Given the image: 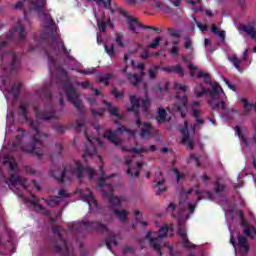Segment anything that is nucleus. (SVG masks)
<instances>
[{
    "mask_svg": "<svg viewBox=\"0 0 256 256\" xmlns=\"http://www.w3.org/2000/svg\"><path fill=\"white\" fill-rule=\"evenodd\" d=\"M29 126L34 131L32 135V142L23 146V137L25 134L17 135L15 141L12 142V151H24L25 153H33L37 155L38 159H43L45 155V144L43 139H47L49 134L41 133L39 129V122L35 120H29Z\"/></svg>",
    "mask_w": 256,
    "mask_h": 256,
    "instance_id": "obj_1",
    "label": "nucleus"
},
{
    "mask_svg": "<svg viewBox=\"0 0 256 256\" xmlns=\"http://www.w3.org/2000/svg\"><path fill=\"white\" fill-rule=\"evenodd\" d=\"M198 79H204V83L210 85L211 88H203V85H200L199 88L202 90L199 91V88H195V95L199 98L209 95L210 98L207 100V103L212 111H221L227 109V103L219 99V95H221V93H225L223 91V87H221V85H219L217 82H211V74L200 71L198 72Z\"/></svg>",
    "mask_w": 256,
    "mask_h": 256,
    "instance_id": "obj_2",
    "label": "nucleus"
},
{
    "mask_svg": "<svg viewBox=\"0 0 256 256\" xmlns=\"http://www.w3.org/2000/svg\"><path fill=\"white\" fill-rule=\"evenodd\" d=\"M34 41H36V43H38L40 47H43V45H47V48H44V51L48 57V69L50 71V75H53V73H55L56 71V73H59L61 77L67 79V70H65L62 66L57 65V60H55L54 57V55H57L58 53H64V55H69L65 44L63 42H59L57 38L54 41V44H49L46 39L37 38V36L34 37Z\"/></svg>",
    "mask_w": 256,
    "mask_h": 256,
    "instance_id": "obj_3",
    "label": "nucleus"
},
{
    "mask_svg": "<svg viewBox=\"0 0 256 256\" xmlns=\"http://www.w3.org/2000/svg\"><path fill=\"white\" fill-rule=\"evenodd\" d=\"M38 94L40 97L49 99V103L45 104L43 110L39 109V107H34L36 119H39L40 121H53V119H57V110L55 109L53 102H51V99L53 98L51 88L49 86H44L38 91Z\"/></svg>",
    "mask_w": 256,
    "mask_h": 256,
    "instance_id": "obj_4",
    "label": "nucleus"
},
{
    "mask_svg": "<svg viewBox=\"0 0 256 256\" xmlns=\"http://www.w3.org/2000/svg\"><path fill=\"white\" fill-rule=\"evenodd\" d=\"M101 176L98 180V187L102 190L103 197L108 200L112 207H119L123 201H127L124 197H119L113 195V185L105 183V179H111L115 177V174L105 176V171L103 170V166H100Z\"/></svg>",
    "mask_w": 256,
    "mask_h": 256,
    "instance_id": "obj_5",
    "label": "nucleus"
},
{
    "mask_svg": "<svg viewBox=\"0 0 256 256\" xmlns=\"http://www.w3.org/2000/svg\"><path fill=\"white\" fill-rule=\"evenodd\" d=\"M80 227H85L86 231H100L101 233H108L105 239V245L109 251H113L111 245H114L115 247L119 246L117 235L113 232H109L107 225L101 222L82 221L80 223Z\"/></svg>",
    "mask_w": 256,
    "mask_h": 256,
    "instance_id": "obj_6",
    "label": "nucleus"
},
{
    "mask_svg": "<svg viewBox=\"0 0 256 256\" xmlns=\"http://www.w3.org/2000/svg\"><path fill=\"white\" fill-rule=\"evenodd\" d=\"M62 88L68 101L76 107L81 117H85V107L81 103V100H79V93H77V89L71 85V81L66 80L62 82Z\"/></svg>",
    "mask_w": 256,
    "mask_h": 256,
    "instance_id": "obj_7",
    "label": "nucleus"
},
{
    "mask_svg": "<svg viewBox=\"0 0 256 256\" xmlns=\"http://www.w3.org/2000/svg\"><path fill=\"white\" fill-rule=\"evenodd\" d=\"M52 232L57 236V240L53 247L54 253H59L62 256H74L73 252L71 251V247H69L67 241L63 239V234H61V226H53Z\"/></svg>",
    "mask_w": 256,
    "mask_h": 256,
    "instance_id": "obj_8",
    "label": "nucleus"
},
{
    "mask_svg": "<svg viewBox=\"0 0 256 256\" xmlns=\"http://www.w3.org/2000/svg\"><path fill=\"white\" fill-rule=\"evenodd\" d=\"M75 130L78 133H84L88 141V145H86L84 149V161H87V157H95V155H97V148L95 147V144H93V140H91V137L87 135V126L85 125V121L76 120Z\"/></svg>",
    "mask_w": 256,
    "mask_h": 256,
    "instance_id": "obj_9",
    "label": "nucleus"
},
{
    "mask_svg": "<svg viewBox=\"0 0 256 256\" xmlns=\"http://www.w3.org/2000/svg\"><path fill=\"white\" fill-rule=\"evenodd\" d=\"M47 5L46 0H35L30 1V7L34 9V11H37L38 17L46 23V25H49V27L55 26V20H53V17H51V14L45 12V7Z\"/></svg>",
    "mask_w": 256,
    "mask_h": 256,
    "instance_id": "obj_10",
    "label": "nucleus"
},
{
    "mask_svg": "<svg viewBox=\"0 0 256 256\" xmlns=\"http://www.w3.org/2000/svg\"><path fill=\"white\" fill-rule=\"evenodd\" d=\"M72 175H76L78 179H83L85 175H87L89 181L93 180V177H95V169L81 164L79 161H74V167L71 168Z\"/></svg>",
    "mask_w": 256,
    "mask_h": 256,
    "instance_id": "obj_11",
    "label": "nucleus"
},
{
    "mask_svg": "<svg viewBox=\"0 0 256 256\" xmlns=\"http://www.w3.org/2000/svg\"><path fill=\"white\" fill-rule=\"evenodd\" d=\"M7 40L15 41L16 43H25V41H27L25 27H23L21 22H18L17 25L7 34Z\"/></svg>",
    "mask_w": 256,
    "mask_h": 256,
    "instance_id": "obj_12",
    "label": "nucleus"
},
{
    "mask_svg": "<svg viewBox=\"0 0 256 256\" xmlns=\"http://www.w3.org/2000/svg\"><path fill=\"white\" fill-rule=\"evenodd\" d=\"M125 132L129 133L130 135H135V131L129 130L125 126H121L117 128V130L115 131L107 130L104 133L103 137L104 139H108L110 143H113V145H116V147H118V145H121V142L117 139V135H119V133H125Z\"/></svg>",
    "mask_w": 256,
    "mask_h": 256,
    "instance_id": "obj_13",
    "label": "nucleus"
},
{
    "mask_svg": "<svg viewBox=\"0 0 256 256\" xmlns=\"http://www.w3.org/2000/svg\"><path fill=\"white\" fill-rule=\"evenodd\" d=\"M131 106L127 108L128 113H134L136 125H141V118L139 117V109L141 108V100L135 95L129 97Z\"/></svg>",
    "mask_w": 256,
    "mask_h": 256,
    "instance_id": "obj_14",
    "label": "nucleus"
},
{
    "mask_svg": "<svg viewBox=\"0 0 256 256\" xmlns=\"http://www.w3.org/2000/svg\"><path fill=\"white\" fill-rule=\"evenodd\" d=\"M3 181L9 189H13V187H17V185H21V187L27 189V180L21 178V176H18L17 174H11L9 179L3 176Z\"/></svg>",
    "mask_w": 256,
    "mask_h": 256,
    "instance_id": "obj_15",
    "label": "nucleus"
},
{
    "mask_svg": "<svg viewBox=\"0 0 256 256\" xmlns=\"http://www.w3.org/2000/svg\"><path fill=\"white\" fill-rule=\"evenodd\" d=\"M136 27H140L141 29H150L151 31H156V33H161V29L154 26L143 25L139 23V19L128 16V29L132 31V33H137Z\"/></svg>",
    "mask_w": 256,
    "mask_h": 256,
    "instance_id": "obj_16",
    "label": "nucleus"
},
{
    "mask_svg": "<svg viewBox=\"0 0 256 256\" xmlns=\"http://www.w3.org/2000/svg\"><path fill=\"white\" fill-rule=\"evenodd\" d=\"M8 55L11 58L10 73L13 75V73H17V70L21 67V54L11 51L8 52Z\"/></svg>",
    "mask_w": 256,
    "mask_h": 256,
    "instance_id": "obj_17",
    "label": "nucleus"
},
{
    "mask_svg": "<svg viewBox=\"0 0 256 256\" xmlns=\"http://www.w3.org/2000/svg\"><path fill=\"white\" fill-rule=\"evenodd\" d=\"M161 175H163L161 171L155 173L156 178L153 183L155 184L154 187L156 189V195H161V193H165V191H167V187L165 186V179H159Z\"/></svg>",
    "mask_w": 256,
    "mask_h": 256,
    "instance_id": "obj_18",
    "label": "nucleus"
},
{
    "mask_svg": "<svg viewBox=\"0 0 256 256\" xmlns=\"http://www.w3.org/2000/svg\"><path fill=\"white\" fill-rule=\"evenodd\" d=\"M178 235L179 237H181L182 239V245L183 247H185V249H195V244L191 243V241H189V238L187 237V231L185 230V228H183L182 225H179L178 227Z\"/></svg>",
    "mask_w": 256,
    "mask_h": 256,
    "instance_id": "obj_19",
    "label": "nucleus"
},
{
    "mask_svg": "<svg viewBox=\"0 0 256 256\" xmlns=\"http://www.w3.org/2000/svg\"><path fill=\"white\" fill-rule=\"evenodd\" d=\"M140 129V137L142 139H149L151 137V131H153V126L149 122H141L140 125H136Z\"/></svg>",
    "mask_w": 256,
    "mask_h": 256,
    "instance_id": "obj_20",
    "label": "nucleus"
},
{
    "mask_svg": "<svg viewBox=\"0 0 256 256\" xmlns=\"http://www.w3.org/2000/svg\"><path fill=\"white\" fill-rule=\"evenodd\" d=\"M120 149H121V151H126V152H130V153H136V154L139 155V153H147L148 151H156L157 150V146L151 145L149 147V149L135 148V147L128 149L125 146H121Z\"/></svg>",
    "mask_w": 256,
    "mask_h": 256,
    "instance_id": "obj_21",
    "label": "nucleus"
},
{
    "mask_svg": "<svg viewBox=\"0 0 256 256\" xmlns=\"http://www.w3.org/2000/svg\"><path fill=\"white\" fill-rule=\"evenodd\" d=\"M103 104L106 105V107L108 108V112L112 117H116L117 119H123V116L119 114V108L117 107L112 108L113 104L107 100H104Z\"/></svg>",
    "mask_w": 256,
    "mask_h": 256,
    "instance_id": "obj_22",
    "label": "nucleus"
},
{
    "mask_svg": "<svg viewBox=\"0 0 256 256\" xmlns=\"http://www.w3.org/2000/svg\"><path fill=\"white\" fill-rule=\"evenodd\" d=\"M126 79L129 81L130 85H132L133 87H139V84L141 83V81H143V78L131 72H128L126 74Z\"/></svg>",
    "mask_w": 256,
    "mask_h": 256,
    "instance_id": "obj_23",
    "label": "nucleus"
},
{
    "mask_svg": "<svg viewBox=\"0 0 256 256\" xmlns=\"http://www.w3.org/2000/svg\"><path fill=\"white\" fill-rule=\"evenodd\" d=\"M151 235V231H148L146 234V239H149L151 247H153V249H155L160 256H163V253L161 252V244L157 242V238H152Z\"/></svg>",
    "mask_w": 256,
    "mask_h": 256,
    "instance_id": "obj_24",
    "label": "nucleus"
},
{
    "mask_svg": "<svg viewBox=\"0 0 256 256\" xmlns=\"http://www.w3.org/2000/svg\"><path fill=\"white\" fill-rule=\"evenodd\" d=\"M3 163H4V165H8L10 171L17 170V161L15 160V157H13L11 155H5Z\"/></svg>",
    "mask_w": 256,
    "mask_h": 256,
    "instance_id": "obj_25",
    "label": "nucleus"
},
{
    "mask_svg": "<svg viewBox=\"0 0 256 256\" xmlns=\"http://www.w3.org/2000/svg\"><path fill=\"white\" fill-rule=\"evenodd\" d=\"M31 205L33 207H36V209H39L44 215H50V212L47 210L46 207H43L41 204H39V198L37 196L32 194V199L30 200Z\"/></svg>",
    "mask_w": 256,
    "mask_h": 256,
    "instance_id": "obj_26",
    "label": "nucleus"
},
{
    "mask_svg": "<svg viewBox=\"0 0 256 256\" xmlns=\"http://www.w3.org/2000/svg\"><path fill=\"white\" fill-rule=\"evenodd\" d=\"M180 133L182 134V143L191 141L189 136V124L187 122H184V126L180 129Z\"/></svg>",
    "mask_w": 256,
    "mask_h": 256,
    "instance_id": "obj_27",
    "label": "nucleus"
},
{
    "mask_svg": "<svg viewBox=\"0 0 256 256\" xmlns=\"http://www.w3.org/2000/svg\"><path fill=\"white\" fill-rule=\"evenodd\" d=\"M228 61H230V63L234 65L235 69H237L239 73H243V67H241V60L237 57V54H233L231 57H229Z\"/></svg>",
    "mask_w": 256,
    "mask_h": 256,
    "instance_id": "obj_28",
    "label": "nucleus"
},
{
    "mask_svg": "<svg viewBox=\"0 0 256 256\" xmlns=\"http://www.w3.org/2000/svg\"><path fill=\"white\" fill-rule=\"evenodd\" d=\"M42 201H45L48 207H57L62 199L59 196H52L49 199L42 198Z\"/></svg>",
    "mask_w": 256,
    "mask_h": 256,
    "instance_id": "obj_29",
    "label": "nucleus"
},
{
    "mask_svg": "<svg viewBox=\"0 0 256 256\" xmlns=\"http://www.w3.org/2000/svg\"><path fill=\"white\" fill-rule=\"evenodd\" d=\"M114 215H116V217L119 219L121 223H127V215H129L127 210L115 209Z\"/></svg>",
    "mask_w": 256,
    "mask_h": 256,
    "instance_id": "obj_30",
    "label": "nucleus"
},
{
    "mask_svg": "<svg viewBox=\"0 0 256 256\" xmlns=\"http://www.w3.org/2000/svg\"><path fill=\"white\" fill-rule=\"evenodd\" d=\"M211 33H213V35H217L222 41H225L226 32L221 30V28L217 27L215 24H212L211 26Z\"/></svg>",
    "mask_w": 256,
    "mask_h": 256,
    "instance_id": "obj_31",
    "label": "nucleus"
},
{
    "mask_svg": "<svg viewBox=\"0 0 256 256\" xmlns=\"http://www.w3.org/2000/svg\"><path fill=\"white\" fill-rule=\"evenodd\" d=\"M238 245L243 249L244 253H249V245L247 244V238L245 236H238Z\"/></svg>",
    "mask_w": 256,
    "mask_h": 256,
    "instance_id": "obj_32",
    "label": "nucleus"
},
{
    "mask_svg": "<svg viewBox=\"0 0 256 256\" xmlns=\"http://www.w3.org/2000/svg\"><path fill=\"white\" fill-rule=\"evenodd\" d=\"M234 129H235V132L238 135L239 139H241L242 143H244V145H246V146L249 145V140L247 139V136L241 130V127L236 126Z\"/></svg>",
    "mask_w": 256,
    "mask_h": 256,
    "instance_id": "obj_33",
    "label": "nucleus"
},
{
    "mask_svg": "<svg viewBox=\"0 0 256 256\" xmlns=\"http://www.w3.org/2000/svg\"><path fill=\"white\" fill-rule=\"evenodd\" d=\"M201 110H197V109H193L192 110V117L195 118L196 123H198V125H205V121L203 119H201Z\"/></svg>",
    "mask_w": 256,
    "mask_h": 256,
    "instance_id": "obj_34",
    "label": "nucleus"
},
{
    "mask_svg": "<svg viewBox=\"0 0 256 256\" xmlns=\"http://www.w3.org/2000/svg\"><path fill=\"white\" fill-rule=\"evenodd\" d=\"M151 108V99L149 97H145L142 99V112L146 115L149 113V109Z\"/></svg>",
    "mask_w": 256,
    "mask_h": 256,
    "instance_id": "obj_35",
    "label": "nucleus"
},
{
    "mask_svg": "<svg viewBox=\"0 0 256 256\" xmlns=\"http://www.w3.org/2000/svg\"><path fill=\"white\" fill-rule=\"evenodd\" d=\"M21 87H23V84L21 82L12 85L11 91L13 93L14 99H19V95L21 93Z\"/></svg>",
    "mask_w": 256,
    "mask_h": 256,
    "instance_id": "obj_36",
    "label": "nucleus"
},
{
    "mask_svg": "<svg viewBox=\"0 0 256 256\" xmlns=\"http://www.w3.org/2000/svg\"><path fill=\"white\" fill-rule=\"evenodd\" d=\"M52 175L54 179H57V181H59V183H65V177H67V168L63 169L60 176H57L55 171H52Z\"/></svg>",
    "mask_w": 256,
    "mask_h": 256,
    "instance_id": "obj_37",
    "label": "nucleus"
},
{
    "mask_svg": "<svg viewBox=\"0 0 256 256\" xmlns=\"http://www.w3.org/2000/svg\"><path fill=\"white\" fill-rule=\"evenodd\" d=\"M136 165H137V170L135 171V173L133 174L132 169L129 166L127 169V175H130L131 177H139L141 167H143V163L137 162Z\"/></svg>",
    "mask_w": 256,
    "mask_h": 256,
    "instance_id": "obj_38",
    "label": "nucleus"
},
{
    "mask_svg": "<svg viewBox=\"0 0 256 256\" xmlns=\"http://www.w3.org/2000/svg\"><path fill=\"white\" fill-rule=\"evenodd\" d=\"M225 185L221 184V182H219V180H217L214 184V191L216 193V195H221V193L225 192Z\"/></svg>",
    "mask_w": 256,
    "mask_h": 256,
    "instance_id": "obj_39",
    "label": "nucleus"
},
{
    "mask_svg": "<svg viewBox=\"0 0 256 256\" xmlns=\"http://www.w3.org/2000/svg\"><path fill=\"white\" fill-rule=\"evenodd\" d=\"M113 74L108 73L105 76H100L98 83H103L106 87H109V81L110 79H113Z\"/></svg>",
    "mask_w": 256,
    "mask_h": 256,
    "instance_id": "obj_40",
    "label": "nucleus"
},
{
    "mask_svg": "<svg viewBox=\"0 0 256 256\" xmlns=\"http://www.w3.org/2000/svg\"><path fill=\"white\" fill-rule=\"evenodd\" d=\"M100 3H102L104 9H109L111 13L115 11V8H113L111 4V0H97V5H100Z\"/></svg>",
    "mask_w": 256,
    "mask_h": 256,
    "instance_id": "obj_41",
    "label": "nucleus"
},
{
    "mask_svg": "<svg viewBox=\"0 0 256 256\" xmlns=\"http://www.w3.org/2000/svg\"><path fill=\"white\" fill-rule=\"evenodd\" d=\"M85 200L89 205V209H93V207H97V200H95V197L93 196V194H89L88 196H86Z\"/></svg>",
    "mask_w": 256,
    "mask_h": 256,
    "instance_id": "obj_42",
    "label": "nucleus"
},
{
    "mask_svg": "<svg viewBox=\"0 0 256 256\" xmlns=\"http://www.w3.org/2000/svg\"><path fill=\"white\" fill-rule=\"evenodd\" d=\"M178 113L181 114L182 119H185L187 117V103L183 102L181 106L176 107Z\"/></svg>",
    "mask_w": 256,
    "mask_h": 256,
    "instance_id": "obj_43",
    "label": "nucleus"
},
{
    "mask_svg": "<svg viewBox=\"0 0 256 256\" xmlns=\"http://www.w3.org/2000/svg\"><path fill=\"white\" fill-rule=\"evenodd\" d=\"M244 235L246 237H250L251 239H255L256 237V228L255 227H249L244 230Z\"/></svg>",
    "mask_w": 256,
    "mask_h": 256,
    "instance_id": "obj_44",
    "label": "nucleus"
},
{
    "mask_svg": "<svg viewBox=\"0 0 256 256\" xmlns=\"http://www.w3.org/2000/svg\"><path fill=\"white\" fill-rule=\"evenodd\" d=\"M97 26L100 33H106L107 32V21H103L98 19L97 20Z\"/></svg>",
    "mask_w": 256,
    "mask_h": 256,
    "instance_id": "obj_45",
    "label": "nucleus"
},
{
    "mask_svg": "<svg viewBox=\"0 0 256 256\" xmlns=\"http://www.w3.org/2000/svg\"><path fill=\"white\" fill-rule=\"evenodd\" d=\"M29 105L28 104H20L19 106V110L18 113L19 115H21L22 117H24V119H27V109H28Z\"/></svg>",
    "mask_w": 256,
    "mask_h": 256,
    "instance_id": "obj_46",
    "label": "nucleus"
},
{
    "mask_svg": "<svg viewBox=\"0 0 256 256\" xmlns=\"http://www.w3.org/2000/svg\"><path fill=\"white\" fill-rule=\"evenodd\" d=\"M168 33L170 37H174L175 39H179L181 37V30H175L174 28H168Z\"/></svg>",
    "mask_w": 256,
    "mask_h": 256,
    "instance_id": "obj_47",
    "label": "nucleus"
},
{
    "mask_svg": "<svg viewBox=\"0 0 256 256\" xmlns=\"http://www.w3.org/2000/svg\"><path fill=\"white\" fill-rule=\"evenodd\" d=\"M158 118H159V121L161 122L167 121V111H165V109L163 108H160L158 110Z\"/></svg>",
    "mask_w": 256,
    "mask_h": 256,
    "instance_id": "obj_48",
    "label": "nucleus"
},
{
    "mask_svg": "<svg viewBox=\"0 0 256 256\" xmlns=\"http://www.w3.org/2000/svg\"><path fill=\"white\" fill-rule=\"evenodd\" d=\"M104 49H105L107 55H109V57L115 56V45L112 44L110 47H108L107 44H105Z\"/></svg>",
    "mask_w": 256,
    "mask_h": 256,
    "instance_id": "obj_49",
    "label": "nucleus"
},
{
    "mask_svg": "<svg viewBox=\"0 0 256 256\" xmlns=\"http://www.w3.org/2000/svg\"><path fill=\"white\" fill-rule=\"evenodd\" d=\"M91 113L93 117H103V115H105V109L101 108L96 110L95 108H91Z\"/></svg>",
    "mask_w": 256,
    "mask_h": 256,
    "instance_id": "obj_50",
    "label": "nucleus"
},
{
    "mask_svg": "<svg viewBox=\"0 0 256 256\" xmlns=\"http://www.w3.org/2000/svg\"><path fill=\"white\" fill-rule=\"evenodd\" d=\"M167 233H169V227L163 226V227L159 230L158 239H163V238H165V236L167 235Z\"/></svg>",
    "mask_w": 256,
    "mask_h": 256,
    "instance_id": "obj_51",
    "label": "nucleus"
},
{
    "mask_svg": "<svg viewBox=\"0 0 256 256\" xmlns=\"http://www.w3.org/2000/svg\"><path fill=\"white\" fill-rule=\"evenodd\" d=\"M157 71H159V66H155L154 69L148 71L150 79L154 80L157 77Z\"/></svg>",
    "mask_w": 256,
    "mask_h": 256,
    "instance_id": "obj_52",
    "label": "nucleus"
},
{
    "mask_svg": "<svg viewBox=\"0 0 256 256\" xmlns=\"http://www.w3.org/2000/svg\"><path fill=\"white\" fill-rule=\"evenodd\" d=\"M111 95H114L115 99H123L124 93L117 91V88H113L111 90Z\"/></svg>",
    "mask_w": 256,
    "mask_h": 256,
    "instance_id": "obj_53",
    "label": "nucleus"
},
{
    "mask_svg": "<svg viewBox=\"0 0 256 256\" xmlns=\"http://www.w3.org/2000/svg\"><path fill=\"white\" fill-rule=\"evenodd\" d=\"M159 43H161V37L155 38V40L148 45L149 49H157L159 47Z\"/></svg>",
    "mask_w": 256,
    "mask_h": 256,
    "instance_id": "obj_54",
    "label": "nucleus"
},
{
    "mask_svg": "<svg viewBox=\"0 0 256 256\" xmlns=\"http://www.w3.org/2000/svg\"><path fill=\"white\" fill-rule=\"evenodd\" d=\"M53 129L59 133L60 135H63V133H65V131H67V127L63 126V125H58V126H54Z\"/></svg>",
    "mask_w": 256,
    "mask_h": 256,
    "instance_id": "obj_55",
    "label": "nucleus"
},
{
    "mask_svg": "<svg viewBox=\"0 0 256 256\" xmlns=\"http://www.w3.org/2000/svg\"><path fill=\"white\" fill-rule=\"evenodd\" d=\"M174 73H178V75H180V77L185 76V71L183 70V67H181V65L174 66Z\"/></svg>",
    "mask_w": 256,
    "mask_h": 256,
    "instance_id": "obj_56",
    "label": "nucleus"
},
{
    "mask_svg": "<svg viewBox=\"0 0 256 256\" xmlns=\"http://www.w3.org/2000/svg\"><path fill=\"white\" fill-rule=\"evenodd\" d=\"M174 89L176 91H183L185 93V91H187V86L180 84V83H175Z\"/></svg>",
    "mask_w": 256,
    "mask_h": 256,
    "instance_id": "obj_57",
    "label": "nucleus"
},
{
    "mask_svg": "<svg viewBox=\"0 0 256 256\" xmlns=\"http://www.w3.org/2000/svg\"><path fill=\"white\" fill-rule=\"evenodd\" d=\"M170 54L172 55V57H178V55H179V47L173 46L170 49Z\"/></svg>",
    "mask_w": 256,
    "mask_h": 256,
    "instance_id": "obj_58",
    "label": "nucleus"
},
{
    "mask_svg": "<svg viewBox=\"0 0 256 256\" xmlns=\"http://www.w3.org/2000/svg\"><path fill=\"white\" fill-rule=\"evenodd\" d=\"M174 173L176 175V181L177 183H179V181H181V179H183V177H185L183 174H181V172H179V170L177 168H174Z\"/></svg>",
    "mask_w": 256,
    "mask_h": 256,
    "instance_id": "obj_59",
    "label": "nucleus"
},
{
    "mask_svg": "<svg viewBox=\"0 0 256 256\" xmlns=\"http://www.w3.org/2000/svg\"><path fill=\"white\" fill-rule=\"evenodd\" d=\"M115 41L119 47H125V43H123V37L121 35H117Z\"/></svg>",
    "mask_w": 256,
    "mask_h": 256,
    "instance_id": "obj_60",
    "label": "nucleus"
},
{
    "mask_svg": "<svg viewBox=\"0 0 256 256\" xmlns=\"http://www.w3.org/2000/svg\"><path fill=\"white\" fill-rule=\"evenodd\" d=\"M77 85L84 89H89V87H91V83H89V81L78 82Z\"/></svg>",
    "mask_w": 256,
    "mask_h": 256,
    "instance_id": "obj_61",
    "label": "nucleus"
},
{
    "mask_svg": "<svg viewBox=\"0 0 256 256\" xmlns=\"http://www.w3.org/2000/svg\"><path fill=\"white\" fill-rule=\"evenodd\" d=\"M196 25H197L198 29H200V31H202V33H205L207 31L206 24H202L201 22H196Z\"/></svg>",
    "mask_w": 256,
    "mask_h": 256,
    "instance_id": "obj_62",
    "label": "nucleus"
},
{
    "mask_svg": "<svg viewBox=\"0 0 256 256\" xmlns=\"http://www.w3.org/2000/svg\"><path fill=\"white\" fill-rule=\"evenodd\" d=\"M149 57H151V55L149 54V50H144L141 54H140V58L142 59H149Z\"/></svg>",
    "mask_w": 256,
    "mask_h": 256,
    "instance_id": "obj_63",
    "label": "nucleus"
},
{
    "mask_svg": "<svg viewBox=\"0 0 256 256\" xmlns=\"http://www.w3.org/2000/svg\"><path fill=\"white\" fill-rule=\"evenodd\" d=\"M192 45H193V42H191V39L186 38V40L184 42L185 49H191Z\"/></svg>",
    "mask_w": 256,
    "mask_h": 256,
    "instance_id": "obj_64",
    "label": "nucleus"
}]
</instances>
